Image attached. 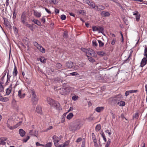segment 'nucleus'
Segmentation results:
<instances>
[{
  "instance_id": "nucleus-1",
  "label": "nucleus",
  "mask_w": 147,
  "mask_h": 147,
  "mask_svg": "<svg viewBox=\"0 0 147 147\" xmlns=\"http://www.w3.org/2000/svg\"><path fill=\"white\" fill-rule=\"evenodd\" d=\"M82 124L80 122H76L69 126V130L73 132H75L77 130L80 129L82 126Z\"/></svg>"
},
{
  "instance_id": "nucleus-2",
  "label": "nucleus",
  "mask_w": 147,
  "mask_h": 147,
  "mask_svg": "<svg viewBox=\"0 0 147 147\" xmlns=\"http://www.w3.org/2000/svg\"><path fill=\"white\" fill-rule=\"evenodd\" d=\"M47 102L51 107L57 109L59 108L60 104L57 101H56L50 98H47Z\"/></svg>"
},
{
  "instance_id": "nucleus-3",
  "label": "nucleus",
  "mask_w": 147,
  "mask_h": 147,
  "mask_svg": "<svg viewBox=\"0 0 147 147\" xmlns=\"http://www.w3.org/2000/svg\"><path fill=\"white\" fill-rule=\"evenodd\" d=\"M20 20L21 22L23 24L27 25V26L28 27H30V25L28 24L27 22H26V13L25 12H24L22 13L21 16Z\"/></svg>"
},
{
  "instance_id": "nucleus-4",
  "label": "nucleus",
  "mask_w": 147,
  "mask_h": 147,
  "mask_svg": "<svg viewBox=\"0 0 147 147\" xmlns=\"http://www.w3.org/2000/svg\"><path fill=\"white\" fill-rule=\"evenodd\" d=\"M31 93L32 94V100L33 102L34 103H36L38 100V98L36 94L35 91L34 90H31Z\"/></svg>"
},
{
  "instance_id": "nucleus-5",
  "label": "nucleus",
  "mask_w": 147,
  "mask_h": 147,
  "mask_svg": "<svg viewBox=\"0 0 147 147\" xmlns=\"http://www.w3.org/2000/svg\"><path fill=\"white\" fill-rule=\"evenodd\" d=\"M62 138V136H61L59 137H57L55 135L53 136V140L54 145L55 146L58 144V142L61 140Z\"/></svg>"
},
{
  "instance_id": "nucleus-6",
  "label": "nucleus",
  "mask_w": 147,
  "mask_h": 147,
  "mask_svg": "<svg viewBox=\"0 0 147 147\" xmlns=\"http://www.w3.org/2000/svg\"><path fill=\"white\" fill-rule=\"evenodd\" d=\"M18 96L20 98H23L25 96V94L22 89L18 91Z\"/></svg>"
},
{
  "instance_id": "nucleus-7",
  "label": "nucleus",
  "mask_w": 147,
  "mask_h": 147,
  "mask_svg": "<svg viewBox=\"0 0 147 147\" xmlns=\"http://www.w3.org/2000/svg\"><path fill=\"white\" fill-rule=\"evenodd\" d=\"M69 143V141L68 140L67 141L65 142L64 143L59 144H58L55 146L56 147H65L67 146Z\"/></svg>"
},
{
  "instance_id": "nucleus-8",
  "label": "nucleus",
  "mask_w": 147,
  "mask_h": 147,
  "mask_svg": "<svg viewBox=\"0 0 147 147\" xmlns=\"http://www.w3.org/2000/svg\"><path fill=\"white\" fill-rule=\"evenodd\" d=\"M66 67L69 69L72 68L74 66V63L73 62L71 61H69L66 63Z\"/></svg>"
},
{
  "instance_id": "nucleus-9",
  "label": "nucleus",
  "mask_w": 147,
  "mask_h": 147,
  "mask_svg": "<svg viewBox=\"0 0 147 147\" xmlns=\"http://www.w3.org/2000/svg\"><path fill=\"white\" fill-rule=\"evenodd\" d=\"M122 95L121 94H119L114 96L113 99L116 101H119L122 100Z\"/></svg>"
},
{
  "instance_id": "nucleus-10",
  "label": "nucleus",
  "mask_w": 147,
  "mask_h": 147,
  "mask_svg": "<svg viewBox=\"0 0 147 147\" xmlns=\"http://www.w3.org/2000/svg\"><path fill=\"white\" fill-rule=\"evenodd\" d=\"M101 16L103 17L109 16L110 15L109 13L106 11H102L100 13Z\"/></svg>"
},
{
  "instance_id": "nucleus-11",
  "label": "nucleus",
  "mask_w": 147,
  "mask_h": 147,
  "mask_svg": "<svg viewBox=\"0 0 147 147\" xmlns=\"http://www.w3.org/2000/svg\"><path fill=\"white\" fill-rule=\"evenodd\" d=\"M59 92L61 95H65L67 93L66 88H61L60 89Z\"/></svg>"
},
{
  "instance_id": "nucleus-12",
  "label": "nucleus",
  "mask_w": 147,
  "mask_h": 147,
  "mask_svg": "<svg viewBox=\"0 0 147 147\" xmlns=\"http://www.w3.org/2000/svg\"><path fill=\"white\" fill-rule=\"evenodd\" d=\"M105 7L102 5H96L95 9L98 11H102L105 9Z\"/></svg>"
},
{
  "instance_id": "nucleus-13",
  "label": "nucleus",
  "mask_w": 147,
  "mask_h": 147,
  "mask_svg": "<svg viewBox=\"0 0 147 147\" xmlns=\"http://www.w3.org/2000/svg\"><path fill=\"white\" fill-rule=\"evenodd\" d=\"M147 59L145 57H144L142 59L140 63V66L142 67L147 63Z\"/></svg>"
},
{
  "instance_id": "nucleus-14",
  "label": "nucleus",
  "mask_w": 147,
  "mask_h": 147,
  "mask_svg": "<svg viewBox=\"0 0 147 147\" xmlns=\"http://www.w3.org/2000/svg\"><path fill=\"white\" fill-rule=\"evenodd\" d=\"M12 85L11 84L9 86V87L6 89V95H8L11 93L12 89Z\"/></svg>"
},
{
  "instance_id": "nucleus-15",
  "label": "nucleus",
  "mask_w": 147,
  "mask_h": 147,
  "mask_svg": "<svg viewBox=\"0 0 147 147\" xmlns=\"http://www.w3.org/2000/svg\"><path fill=\"white\" fill-rule=\"evenodd\" d=\"M29 134L30 135L34 136L37 137L38 135V131H35L33 132L32 130L30 131Z\"/></svg>"
},
{
  "instance_id": "nucleus-16",
  "label": "nucleus",
  "mask_w": 147,
  "mask_h": 147,
  "mask_svg": "<svg viewBox=\"0 0 147 147\" xmlns=\"http://www.w3.org/2000/svg\"><path fill=\"white\" fill-rule=\"evenodd\" d=\"M34 15L37 18H39L41 16V13L40 12H39L37 11L34 10Z\"/></svg>"
},
{
  "instance_id": "nucleus-17",
  "label": "nucleus",
  "mask_w": 147,
  "mask_h": 147,
  "mask_svg": "<svg viewBox=\"0 0 147 147\" xmlns=\"http://www.w3.org/2000/svg\"><path fill=\"white\" fill-rule=\"evenodd\" d=\"M19 133L21 137L24 136L26 134V132L22 129H19Z\"/></svg>"
},
{
  "instance_id": "nucleus-18",
  "label": "nucleus",
  "mask_w": 147,
  "mask_h": 147,
  "mask_svg": "<svg viewBox=\"0 0 147 147\" xmlns=\"http://www.w3.org/2000/svg\"><path fill=\"white\" fill-rule=\"evenodd\" d=\"M36 111L38 113L42 114V111L41 108L39 106H37L36 108Z\"/></svg>"
},
{
  "instance_id": "nucleus-19",
  "label": "nucleus",
  "mask_w": 147,
  "mask_h": 147,
  "mask_svg": "<svg viewBox=\"0 0 147 147\" xmlns=\"http://www.w3.org/2000/svg\"><path fill=\"white\" fill-rule=\"evenodd\" d=\"M32 21L34 22V23L38 26H41L42 24L41 22L38 20H35V19H34L33 20H32Z\"/></svg>"
},
{
  "instance_id": "nucleus-20",
  "label": "nucleus",
  "mask_w": 147,
  "mask_h": 147,
  "mask_svg": "<svg viewBox=\"0 0 147 147\" xmlns=\"http://www.w3.org/2000/svg\"><path fill=\"white\" fill-rule=\"evenodd\" d=\"M4 82H0V92L3 91L4 88V86L3 85Z\"/></svg>"
},
{
  "instance_id": "nucleus-21",
  "label": "nucleus",
  "mask_w": 147,
  "mask_h": 147,
  "mask_svg": "<svg viewBox=\"0 0 147 147\" xmlns=\"http://www.w3.org/2000/svg\"><path fill=\"white\" fill-rule=\"evenodd\" d=\"M9 98H7L5 97H3L2 96L1 97V99L0 100V101L5 102H7L9 100Z\"/></svg>"
},
{
  "instance_id": "nucleus-22",
  "label": "nucleus",
  "mask_w": 147,
  "mask_h": 147,
  "mask_svg": "<svg viewBox=\"0 0 147 147\" xmlns=\"http://www.w3.org/2000/svg\"><path fill=\"white\" fill-rule=\"evenodd\" d=\"M17 74L18 71L16 66H15L13 72V76H16Z\"/></svg>"
},
{
  "instance_id": "nucleus-23",
  "label": "nucleus",
  "mask_w": 147,
  "mask_h": 147,
  "mask_svg": "<svg viewBox=\"0 0 147 147\" xmlns=\"http://www.w3.org/2000/svg\"><path fill=\"white\" fill-rule=\"evenodd\" d=\"M86 56L88 58V60L90 62L94 63L95 62V60L92 57L89 56L87 55H86Z\"/></svg>"
},
{
  "instance_id": "nucleus-24",
  "label": "nucleus",
  "mask_w": 147,
  "mask_h": 147,
  "mask_svg": "<svg viewBox=\"0 0 147 147\" xmlns=\"http://www.w3.org/2000/svg\"><path fill=\"white\" fill-rule=\"evenodd\" d=\"M88 5L92 8H95L96 7L94 3L92 1H90Z\"/></svg>"
},
{
  "instance_id": "nucleus-25",
  "label": "nucleus",
  "mask_w": 147,
  "mask_h": 147,
  "mask_svg": "<svg viewBox=\"0 0 147 147\" xmlns=\"http://www.w3.org/2000/svg\"><path fill=\"white\" fill-rule=\"evenodd\" d=\"M40 47L38 48L37 49L39 50V51L42 53H45V49L42 47L40 45L39 46Z\"/></svg>"
},
{
  "instance_id": "nucleus-26",
  "label": "nucleus",
  "mask_w": 147,
  "mask_h": 147,
  "mask_svg": "<svg viewBox=\"0 0 147 147\" xmlns=\"http://www.w3.org/2000/svg\"><path fill=\"white\" fill-rule=\"evenodd\" d=\"M73 114L72 113H70L67 116L66 118L70 120L73 117Z\"/></svg>"
},
{
  "instance_id": "nucleus-27",
  "label": "nucleus",
  "mask_w": 147,
  "mask_h": 147,
  "mask_svg": "<svg viewBox=\"0 0 147 147\" xmlns=\"http://www.w3.org/2000/svg\"><path fill=\"white\" fill-rule=\"evenodd\" d=\"M104 109L103 107H97L96 108V111L98 112H100L102 110Z\"/></svg>"
},
{
  "instance_id": "nucleus-28",
  "label": "nucleus",
  "mask_w": 147,
  "mask_h": 147,
  "mask_svg": "<svg viewBox=\"0 0 147 147\" xmlns=\"http://www.w3.org/2000/svg\"><path fill=\"white\" fill-rule=\"evenodd\" d=\"M93 51V50L92 49H88L86 54H88V55H91V54L92 53Z\"/></svg>"
},
{
  "instance_id": "nucleus-29",
  "label": "nucleus",
  "mask_w": 147,
  "mask_h": 147,
  "mask_svg": "<svg viewBox=\"0 0 147 147\" xmlns=\"http://www.w3.org/2000/svg\"><path fill=\"white\" fill-rule=\"evenodd\" d=\"M118 104L120 106H124L125 105V103L124 101H121L118 102Z\"/></svg>"
},
{
  "instance_id": "nucleus-30",
  "label": "nucleus",
  "mask_w": 147,
  "mask_h": 147,
  "mask_svg": "<svg viewBox=\"0 0 147 147\" xmlns=\"http://www.w3.org/2000/svg\"><path fill=\"white\" fill-rule=\"evenodd\" d=\"M101 128V125L100 124L97 125L95 127V130L96 131H99Z\"/></svg>"
},
{
  "instance_id": "nucleus-31",
  "label": "nucleus",
  "mask_w": 147,
  "mask_h": 147,
  "mask_svg": "<svg viewBox=\"0 0 147 147\" xmlns=\"http://www.w3.org/2000/svg\"><path fill=\"white\" fill-rule=\"evenodd\" d=\"M97 53L98 55L101 56H104L105 54V53L103 51H97Z\"/></svg>"
},
{
  "instance_id": "nucleus-32",
  "label": "nucleus",
  "mask_w": 147,
  "mask_h": 147,
  "mask_svg": "<svg viewBox=\"0 0 147 147\" xmlns=\"http://www.w3.org/2000/svg\"><path fill=\"white\" fill-rule=\"evenodd\" d=\"M39 60L42 63H45L46 62V59L44 57H41L39 58Z\"/></svg>"
},
{
  "instance_id": "nucleus-33",
  "label": "nucleus",
  "mask_w": 147,
  "mask_h": 147,
  "mask_svg": "<svg viewBox=\"0 0 147 147\" xmlns=\"http://www.w3.org/2000/svg\"><path fill=\"white\" fill-rule=\"evenodd\" d=\"M98 41L99 43V46L100 47H102L104 45V43L102 42L101 40H98Z\"/></svg>"
},
{
  "instance_id": "nucleus-34",
  "label": "nucleus",
  "mask_w": 147,
  "mask_h": 147,
  "mask_svg": "<svg viewBox=\"0 0 147 147\" xmlns=\"http://www.w3.org/2000/svg\"><path fill=\"white\" fill-rule=\"evenodd\" d=\"M62 65L60 63H57L56 64V67L59 69H61L62 67Z\"/></svg>"
},
{
  "instance_id": "nucleus-35",
  "label": "nucleus",
  "mask_w": 147,
  "mask_h": 147,
  "mask_svg": "<svg viewBox=\"0 0 147 147\" xmlns=\"http://www.w3.org/2000/svg\"><path fill=\"white\" fill-rule=\"evenodd\" d=\"M101 134V136L103 138V140L105 141V142H106L107 141V139L105 137V135L104 134V133L103 132H102V133H100Z\"/></svg>"
},
{
  "instance_id": "nucleus-36",
  "label": "nucleus",
  "mask_w": 147,
  "mask_h": 147,
  "mask_svg": "<svg viewBox=\"0 0 147 147\" xmlns=\"http://www.w3.org/2000/svg\"><path fill=\"white\" fill-rule=\"evenodd\" d=\"M92 30L93 31H98V27L96 26H93L92 27Z\"/></svg>"
},
{
  "instance_id": "nucleus-37",
  "label": "nucleus",
  "mask_w": 147,
  "mask_h": 147,
  "mask_svg": "<svg viewBox=\"0 0 147 147\" xmlns=\"http://www.w3.org/2000/svg\"><path fill=\"white\" fill-rule=\"evenodd\" d=\"M92 136L93 141H97L95 134L94 133H93L92 134Z\"/></svg>"
},
{
  "instance_id": "nucleus-38",
  "label": "nucleus",
  "mask_w": 147,
  "mask_h": 147,
  "mask_svg": "<svg viewBox=\"0 0 147 147\" xmlns=\"http://www.w3.org/2000/svg\"><path fill=\"white\" fill-rule=\"evenodd\" d=\"M111 142V140L110 139H109L105 145V147H109Z\"/></svg>"
},
{
  "instance_id": "nucleus-39",
  "label": "nucleus",
  "mask_w": 147,
  "mask_h": 147,
  "mask_svg": "<svg viewBox=\"0 0 147 147\" xmlns=\"http://www.w3.org/2000/svg\"><path fill=\"white\" fill-rule=\"evenodd\" d=\"M104 31V28L101 27H98V31L99 32H100L102 33Z\"/></svg>"
},
{
  "instance_id": "nucleus-40",
  "label": "nucleus",
  "mask_w": 147,
  "mask_h": 147,
  "mask_svg": "<svg viewBox=\"0 0 147 147\" xmlns=\"http://www.w3.org/2000/svg\"><path fill=\"white\" fill-rule=\"evenodd\" d=\"M92 43L93 45L95 47H96L98 45L97 42L95 40H92Z\"/></svg>"
},
{
  "instance_id": "nucleus-41",
  "label": "nucleus",
  "mask_w": 147,
  "mask_h": 147,
  "mask_svg": "<svg viewBox=\"0 0 147 147\" xmlns=\"http://www.w3.org/2000/svg\"><path fill=\"white\" fill-rule=\"evenodd\" d=\"M78 97L76 95H75L73 96L72 97V99L76 101L78 99Z\"/></svg>"
},
{
  "instance_id": "nucleus-42",
  "label": "nucleus",
  "mask_w": 147,
  "mask_h": 147,
  "mask_svg": "<svg viewBox=\"0 0 147 147\" xmlns=\"http://www.w3.org/2000/svg\"><path fill=\"white\" fill-rule=\"evenodd\" d=\"M105 133H108L109 135H111L112 134L111 129L109 130L107 129L105 131Z\"/></svg>"
},
{
  "instance_id": "nucleus-43",
  "label": "nucleus",
  "mask_w": 147,
  "mask_h": 147,
  "mask_svg": "<svg viewBox=\"0 0 147 147\" xmlns=\"http://www.w3.org/2000/svg\"><path fill=\"white\" fill-rule=\"evenodd\" d=\"M10 77H11V76H10L9 75V72H8L7 73V81L5 83L6 84H7V82L10 79Z\"/></svg>"
},
{
  "instance_id": "nucleus-44",
  "label": "nucleus",
  "mask_w": 147,
  "mask_h": 147,
  "mask_svg": "<svg viewBox=\"0 0 147 147\" xmlns=\"http://www.w3.org/2000/svg\"><path fill=\"white\" fill-rule=\"evenodd\" d=\"M52 143L51 142H49L46 144L44 146L45 147H51Z\"/></svg>"
},
{
  "instance_id": "nucleus-45",
  "label": "nucleus",
  "mask_w": 147,
  "mask_h": 147,
  "mask_svg": "<svg viewBox=\"0 0 147 147\" xmlns=\"http://www.w3.org/2000/svg\"><path fill=\"white\" fill-rule=\"evenodd\" d=\"M91 55L94 57H96L97 56V55L94 50L91 54Z\"/></svg>"
},
{
  "instance_id": "nucleus-46",
  "label": "nucleus",
  "mask_w": 147,
  "mask_h": 147,
  "mask_svg": "<svg viewBox=\"0 0 147 147\" xmlns=\"http://www.w3.org/2000/svg\"><path fill=\"white\" fill-rule=\"evenodd\" d=\"M139 117V114L138 113H136L134 116V118L138 119Z\"/></svg>"
},
{
  "instance_id": "nucleus-47",
  "label": "nucleus",
  "mask_w": 147,
  "mask_h": 147,
  "mask_svg": "<svg viewBox=\"0 0 147 147\" xmlns=\"http://www.w3.org/2000/svg\"><path fill=\"white\" fill-rule=\"evenodd\" d=\"M34 45L37 48H39L40 46V45L37 42H34Z\"/></svg>"
},
{
  "instance_id": "nucleus-48",
  "label": "nucleus",
  "mask_w": 147,
  "mask_h": 147,
  "mask_svg": "<svg viewBox=\"0 0 147 147\" xmlns=\"http://www.w3.org/2000/svg\"><path fill=\"white\" fill-rule=\"evenodd\" d=\"M5 144V142L1 138L0 139V144L4 145Z\"/></svg>"
},
{
  "instance_id": "nucleus-49",
  "label": "nucleus",
  "mask_w": 147,
  "mask_h": 147,
  "mask_svg": "<svg viewBox=\"0 0 147 147\" xmlns=\"http://www.w3.org/2000/svg\"><path fill=\"white\" fill-rule=\"evenodd\" d=\"M140 14H139L137 16H136V20L137 22L139 21L140 20Z\"/></svg>"
},
{
  "instance_id": "nucleus-50",
  "label": "nucleus",
  "mask_w": 147,
  "mask_h": 147,
  "mask_svg": "<svg viewBox=\"0 0 147 147\" xmlns=\"http://www.w3.org/2000/svg\"><path fill=\"white\" fill-rule=\"evenodd\" d=\"M45 18L46 16H43L41 19V22H42L43 24H45Z\"/></svg>"
},
{
  "instance_id": "nucleus-51",
  "label": "nucleus",
  "mask_w": 147,
  "mask_h": 147,
  "mask_svg": "<svg viewBox=\"0 0 147 147\" xmlns=\"http://www.w3.org/2000/svg\"><path fill=\"white\" fill-rule=\"evenodd\" d=\"M63 37L64 38H67V32H65L63 34Z\"/></svg>"
},
{
  "instance_id": "nucleus-52",
  "label": "nucleus",
  "mask_w": 147,
  "mask_h": 147,
  "mask_svg": "<svg viewBox=\"0 0 147 147\" xmlns=\"http://www.w3.org/2000/svg\"><path fill=\"white\" fill-rule=\"evenodd\" d=\"M30 137L29 136H28L26 138H24L23 139V141L25 142H26L29 139Z\"/></svg>"
},
{
  "instance_id": "nucleus-53",
  "label": "nucleus",
  "mask_w": 147,
  "mask_h": 147,
  "mask_svg": "<svg viewBox=\"0 0 147 147\" xmlns=\"http://www.w3.org/2000/svg\"><path fill=\"white\" fill-rule=\"evenodd\" d=\"M69 74L72 76H77L78 75V74L76 72H73Z\"/></svg>"
},
{
  "instance_id": "nucleus-54",
  "label": "nucleus",
  "mask_w": 147,
  "mask_h": 147,
  "mask_svg": "<svg viewBox=\"0 0 147 147\" xmlns=\"http://www.w3.org/2000/svg\"><path fill=\"white\" fill-rule=\"evenodd\" d=\"M61 19L63 20H65L66 18V16L64 15H61Z\"/></svg>"
},
{
  "instance_id": "nucleus-55",
  "label": "nucleus",
  "mask_w": 147,
  "mask_h": 147,
  "mask_svg": "<svg viewBox=\"0 0 147 147\" xmlns=\"http://www.w3.org/2000/svg\"><path fill=\"white\" fill-rule=\"evenodd\" d=\"M65 119V115H63L61 117V122L63 123Z\"/></svg>"
},
{
  "instance_id": "nucleus-56",
  "label": "nucleus",
  "mask_w": 147,
  "mask_h": 147,
  "mask_svg": "<svg viewBox=\"0 0 147 147\" xmlns=\"http://www.w3.org/2000/svg\"><path fill=\"white\" fill-rule=\"evenodd\" d=\"M110 113L112 115V117L113 119H114L115 118V114L113 113V111H110Z\"/></svg>"
},
{
  "instance_id": "nucleus-57",
  "label": "nucleus",
  "mask_w": 147,
  "mask_h": 147,
  "mask_svg": "<svg viewBox=\"0 0 147 147\" xmlns=\"http://www.w3.org/2000/svg\"><path fill=\"white\" fill-rule=\"evenodd\" d=\"M90 1L89 0H83V2L84 3L88 4V5L90 3Z\"/></svg>"
},
{
  "instance_id": "nucleus-58",
  "label": "nucleus",
  "mask_w": 147,
  "mask_h": 147,
  "mask_svg": "<svg viewBox=\"0 0 147 147\" xmlns=\"http://www.w3.org/2000/svg\"><path fill=\"white\" fill-rule=\"evenodd\" d=\"M73 68L74 69H76V70H77V69H78L79 68V66L78 65H75L74 64V66Z\"/></svg>"
},
{
  "instance_id": "nucleus-59",
  "label": "nucleus",
  "mask_w": 147,
  "mask_h": 147,
  "mask_svg": "<svg viewBox=\"0 0 147 147\" xmlns=\"http://www.w3.org/2000/svg\"><path fill=\"white\" fill-rule=\"evenodd\" d=\"M84 65V64L82 62H81L80 63H79V67H83Z\"/></svg>"
},
{
  "instance_id": "nucleus-60",
  "label": "nucleus",
  "mask_w": 147,
  "mask_h": 147,
  "mask_svg": "<svg viewBox=\"0 0 147 147\" xmlns=\"http://www.w3.org/2000/svg\"><path fill=\"white\" fill-rule=\"evenodd\" d=\"M81 49L82 51L85 52L86 53L88 49H86L84 48H82Z\"/></svg>"
},
{
  "instance_id": "nucleus-61",
  "label": "nucleus",
  "mask_w": 147,
  "mask_h": 147,
  "mask_svg": "<svg viewBox=\"0 0 147 147\" xmlns=\"http://www.w3.org/2000/svg\"><path fill=\"white\" fill-rule=\"evenodd\" d=\"M139 14V12L137 11H136L135 12H133V15H135L136 16H137Z\"/></svg>"
},
{
  "instance_id": "nucleus-62",
  "label": "nucleus",
  "mask_w": 147,
  "mask_h": 147,
  "mask_svg": "<svg viewBox=\"0 0 147 147\" xmlns=\"http://www.w3.org/2000/svg\"><path fill=\"white\" fill-rule=\"evenodd\" d=\"M138 92V90H129L130 93H133L137 92Z\"/></svg>"
},
{
  "instance_id": "nucleus-63",
  "label": "nucleus",
  "mask_w": 147,
  "mask_h": 147,
  "mask_svg": "<svg viewBox=\"0 0 147 147\" xmlns=\"http://www.w3.org/2000/svg\"><path fill=\"white\" fill-rule=\"evenodd\" d=\"M115 41H116L115 39V38H113L112 40V41L111 43V44L112 45H114L115 43Z\"/></svg>"
},
{
  "instance_id": "nucleus-64",
  "label": "nucleus",
  "mask_w": 147,
  "mask_h": 147,
  "mask_svg": "<svg viewBox=\"0 0 147 147\" xmlns=\"http://www.w3.org/2000/svg\"><path fill=\"white\" fill-rule=\"evenodd\" d=\"M93 142L94 143V146L95 147H99L98 144L96 142V141H94Z\"/></svg>"
}]
</instances>
